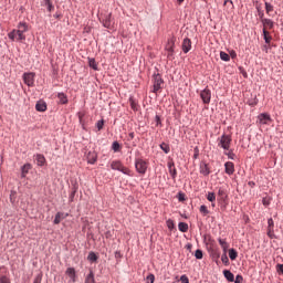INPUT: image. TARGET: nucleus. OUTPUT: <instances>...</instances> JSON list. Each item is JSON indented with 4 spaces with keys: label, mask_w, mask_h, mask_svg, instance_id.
Returning <instances> with one entry per match:
<instances>
[{
    "label": "nucleus",
    "mask_w": 283,
    "mask_h": 283,
    "mask_svg": "<svg viewBox=\"0 0 283 283\" xmlns=\"http://www.w3.org/2000/svg\"><path fill=\"white\" fill-rule=\"evenodd\" d=\"M111 169L114 171H120L122 174H125V176H134V172L127 167L123 165L120 160H113L111 163Z\"/></svg>",
    "instance_id": "obj_1"
},
{
    "label": "nucleus",
    "mask_w": 283,
    "mask_h": 283,
    "mask_svg": "<svg viewBox=\"0 0 283 283\" xmlns=\"http://www.w3.org/2000/svg\"><path fill=\"white\" fill-rule=\"evenodd\" d=\"M231 135L223 134L219 139H218V147H221V149H224V151H229L231 149Z\"/></svg>",
    "instance_id": "obj_2"
},
{
    "label": "nucleus",
    "mask_w": 283,
    "mask_h": 283,
    "mask_svg": "<svg viewBox=\"0 0 283 283\" xmlns=\"http://www.w3.org/2000/svg\"><path fill=\"white\" fill-rule=\"evenodd\" d=\"M8 36L11 41H25V34L19 31V29H13L8 33Z\"/></svg>",
    "instance_id": "obj_3"
},
{
    "label": "nucleus",
    "mask_w": 283,
    "mask_h": 283,
    "mask_svg": "<svg viewBox=\"0 0 283 283\" xmlns=\"http://www.w3.org/2000/svg\"><path fill=\"white\" fill-rule=\"evenodd\" d=\"M135 169L137 172L142 174V176H145V174H147V161L143 159H136Z\"/></svg>",
    "instance_id": "obj_4"
},
{
    "label": "nucleus",
    "mask_w": 283,
    "mask_h": 283,
    "mask_svg": "<svg viewBox=\"0 0 283 283\" xmlns=\"http://www.w3.org/2000/svg\"><path fill=\"white\" fill-rule=\"evenodd\" d=\"M163 85H165V81H163V77L160 76V74L155 75L153 92L157 94V92H160V90H163Z\"/></svg>",
    "instance_id": "obj_5"
},
{
    "label": "nucleus",
    "mask_w": 283,
    "mask_h": 283,
    "mask_svg": "<svg viewBox=\"0 0 283 283\" xmlns=\"http://www.w3.org/2000/svg\"><path fill=\"white\" fill-rule=\"evenodd\" d=\"M200 98L206 105H209V103H211V90L205 88L201 91Z\"/></svg>",
    "instance_id": "obj_6"
},
{
    "label": "nucleus",
    "mask_w": 283,
    "mask_h": 283,
    "mask_svg": "<svg viewBox=\"0 0 283 283\" xmlns=\"http://www.w3.org/2000/svg\"><path fill=\"white\" fill-rule=\"evenodd\" d=\"M268 235L271 238V240L275 238V222L273 221V218L268 220Z\"/></svg>",
    "instance_id": "obj_7"
},
{
    "label": "nucleus",
    "mask_w": 283,
    "mask_h": 283,
    "mask_svg": "<svg viewBox=\"0 0 283 283\" xmlns=\"http://www.w3.org/2000/svg\"><path fill=\"white\" fill-rule=\"evenodd\" d=\"M175 46H176V40L174 38L169 39L166 44V51L168 52L167 56H174V48Z\"/></svg>",
    "instance_id": "obj_8"
},
{
    "label": "nucleus",
    "mask_w": 283,
    "mask_h": 283,
    "mask_svg": "<svg viewBox=\"0 0 283 283\" xmlns=\"http://www.w3.org/2000/svg\"><path fill=\"white\" fill-rule=\"evenodd\" d=\"M258 120L260 123V125H269V123H271V115H269L268 113H261L258 116Z\"/></svg>",
    "instance_id": "obj_9"
},
{
    "label": "nucleus",
    "mask_w": 283,
    "mask_h": 283,
    "mask_svg": "<svg viewBox=\"0 0 283 283\" xmlns=\"http://www.w3.org/2000/svg\"><path fill=\"white\" fill-rule=\"evenodd\" d=\"M99 21H102L104 28H112V13H108V14H105V15H102L99 18Z\"/></svg>",
    "instance_id": "obj_10"
},
{
    "label": "nucleus",
    "mask_w": 283,
    "mask_h": 283,
    "mask_svg": "<svg viewBox=\"0 0 283 283\" xmlns=\"http://www.w3.org/2000/svg\"><path fill=\"white\" fill-rule=\"evenodd\" d=\"M224 171L228 176H233L235 174V165L232 161H227L224 164Z\"/></svg>",
    "instance_id": "obj_11"
},
{
    "label": "nucleus",
    "mask_w": 283,
    "mask_h": 283,
    "mask_svg": "<svg viewBox=\"0 0 283 283\" xmlns=\"http://www.w3.org/2000/svg\"><path fill=\"white\" fill-rule=\"evenodd\" d=\"M181 50L185 54H188V52L191 51V39L189 38L184 39L181 43Z\"/></svg>",
    "instance_id": "obj_12"
},
{
    "label": "nucleus",
    "mask_w": 283,
    "mask_h": 283,
    "mask_svg": "<svg viewBox=\"0 0 283 283\" xmlns=\"http://www.w3.org/2000/svg\"><path fill=\"white\" fill-rule=\"evenodd\" d=\"M23 81L25 85L32 87V85H34V73H24Z\"/></svg>",
    "instance_id": "obj_13"
},
{
    "label": "nucleus",
    "mask_w": 283,
    "mask_h": 283,
    "mask_svg": "<svg viewBox=\"0 0 283 283\" xmlns=\"http://www.w3.org/2000/svg\"><path fill=\"white\" fill-rule=\"evenodd\" d=\"M86 159L90 165H94L98 159V155H96V151H88Z\"/></svg>",
    "instance_id": "obj_14"
},
{
    "label": "nucleus",
    "mask_w": 283,
    "mask_h": 283,
    "mask_svg": "<svg viewBox=\"0 0 283 283\" xmlns=\"http://www.w3.org/2000/svg\"><path fill=\"white\" fill-rule=\"evenodd\" d=\"M200 174H202V176H209V174H211V168H209V165L205 161H202L200 164Z\"/></svg>",
    "instance_id": "obj_15"
},
{
    "label": "nucleus",
    "mask_w": 283,
    "mask_h": 283,
    "mask_svg": "<svg viewBox=\"0 0 283 283\" xmlns=\"http://www.w3.org/2000/svg\"><path fill=\"white\" fill-rule=\"evenodd\" d=\"M70 214L65 213V212H57L55 214V219H54V224H61L62 220H65V218H67Z\"/></svg>",
    "instance_id": "obj_16"
},
{
    "label": "nucleus",
    "mask_w": 283,
    "mask_h": 283,
    "mask_svg": "<svg viewBox=\"0 0 283 283\" xmlns=\"http://www.w3.org/2000/svg\"><path fill=\"white\" fill-rule=\"evenodd\" d=\"M0 283H11L10 277L6 274V268H0Z\"/></svg>",
    "instance_id": "obj_17"
},
{
    "label": "nucleus",
    "mask_w": 283,
    "mask_h": 283,
    "mask_svg": "<svg viewBox=\"0 0 283 283\" xmlns=\"http://www.w3.org/2000/svg\"><path fill=\"white\" fill-rule=\"evenodd\" d=\"M261 23L263 24V30H273L274 23L271 19H262Z\"/></svg>",
    "instance_id": "obj_18"
},
{
    "label": "nucleus",
    "mask_w": 283,
    "mask_h": 283,
    "mask_svg": "<svg viewBox=\"0 0 283 283\" xmlns=\"http://www.w3.org/2000/svg\"><path fill=\"white\" fill-rule=\"evenodd\" d=\"M65 274L70 277L71 282H76V270L74 268H69Z\"/></svg>",
    "instance_id": "obj_19"
},
{
    "label": "nucleus",
    "mask_w": 283,
    "mask_h": 283,
    "mask_svg": "<svg viewBox=\"0 0 283 283\" xmlns=\"http://www.w3.org/2000/svg\"><path fill=\"white\" fill-rule=\"evenodd\" d=\"M168 169L171 178H176L178 176V171L176 170V165L174 164V161L168 163Z\"/></svg>",
    "instance_id": "obj_20"
},
{
    "label": "nucleus",
    "mask_w": 283,
    "mask_h": 283,
    "mask_svg": "<svg viewBox=\"0 0 283 283\" xmlns=\"http://www.w3.org/2000/svg\"><path fill=\"white\" fill-rule=\"evenodd\" d=\"M30 169H32V165L24 164L21 168V178H25V176H28V174L30 172Z\"/></svg>",
    "instance_id": "obj_21"
},
{
    "label": "nucleus",
    "mask_w": 283,
    "mask_h": 283,
    "mask_svg": "<svg viewBox=\"0 0 283 283\" xmlns=\"http://www.w3.org/2000/svg\"><path fill=\"white\" fill-rule=\"evenodd\" d=\"M35 109H36V112H45L48 109V104H45V102H43V101H39L35 104Z\"/></svg>",
    "instance_id": "obj_22"
},
{
    "label": "nucleus",
    "mask_w": 283,
    "mask_h": 283,
    "mask_svg": "<svg viewBox=\"0 0 283 283\" xmlns=\"http://www.w3.org/2000/svg\"><path fill=\"white\" fill-rule=\"evenodd\" d=\"M223 275H224L226 280H228V282H234L235 281V276L229 270H224Z\"/></svg>",
    "instance_id": "obj_23"
},
{
    "label": "nucleus",
    "mask_w": 283,
    "mask_h": 283,
    "mask_svg": "<svg viewBox=\"0 0 283 283\" xmlns=\"http://www.w3.org/2000/svg\"><path fill=\"white\" fill-rule=\"evenodd\" d=\"M35 160H36V165H39V167H43V165H45V156H43V155H36Z\"/></svg>",
    "instance_id": "obj_24"
},
{
    "label": "nucleus",
    "mask_w": 283,
    "mask_h": 283,
    "mask_svg": "<svg viewBox=\"0 0 283 283\" xmlns=\"http://www.w3.org/2000/svg\"><path fill=\"white\" fill-rule=\"evenodd\" d=\"M178 229L179 231H181V233H187V231H189V224L185 222H179Z\"/></svg>",
    "instance_id": "obj_25"
},
{
    "label": "nucleus",
    "mask_w": 283,
    "mask_h": 283,
    "mask_svg": "<svg viewBox=\"0 0 283 283\" xmlns=\"http://www.w3.org/2000/svg\"><path fill=\"white\" fill-rule=\"evenodd\" d=\"M218 198L219 200H221L222 202H224V200H227V191H224V189H219L218 190Z\"/></svg>",
    "instance_id": "obj_26"
},
{
    "label": "nucleus",
    "mask_w": 283,
    "mask_h": 283,
    "mask_svg": "<svg viewBox=\"0 0 283 283\" xmlns=\"http://www.w3.org/2000/svg\"><path fill=\"white\" fill-rule=\"evenodd\" d=\"M85 283H96L94 280V271L90 270V273L85 277Z\"/></svg>",
    "instance_id": "obj_27"
},
{
    "label": "nucleus",
    "mask_w": 283,
    "mask_h": 283,
    "mask_svg": "<svg viewBox=\"0 0 283 283\" xmlns=\"http://www.w3.org/2000/svg\"><path fill=\"white\" fill-rule=\"evenodd\" d=\"M18 30L25 34V32H28V30H29L28 23H25V22H20V23L18 24Z\"/></svg>",
    "instance_id": "obj_28"
},
{
    "label": "nucleus",
    "mask_w": 283,
    "mask_h": 283,
    "mask_svg": "<svg viewBox=\"0 0 283 283\" xmlns=\"http://www.w3.org/2000/svg\"><path fill=\"white\" fill-rule=\"evenodd\" d=\"M220 59H221V61L229 62V61H231V55L228 54V53L224 52V51H221V52H220Z\"/></svg>",
    "instance_id": "obj_29"
},
{
    "label": "nucleus",
    "mask_w": 283,
    "mask_h": 283,
    "mask_svg": "<svg viewBox=\"0 0 283 283\" xmlns=\"http://www.w3.org/2000/svg\"><path fill=\"white\" fill-rule=\"evenodd\" d=\"M57 98H59V101H60V103H61L62 105H66V103H67V96H65L64 93H59V94H57Z\"/></svg>",
    "instance_id": "obj_30"
},
{
    "label": "nucleus",
    "mask_w": 283,
    "mask_h": 283,
    "mask_svg": "<svg viewBox=\"0 0 283 283\" xmlns=\"http://www.w3.org/2000/svg\"><path fill=\"white\" fill-rule=\"evenodd\" d=\"M219 244L221 249H223L224 253H227V249H229V243L224 239H219Z\"/></svg>",
    "instance_id": "obj_31"
},
{
    "label": "nucleus",
    "mask_w": 283,
    "mask_h": 283,
    "mask_svg": "<svg viewBox=\"0 0 283 283\" xmlns=\"http://www.w3.org/2000/svg\"><path fill=\"white\" fill-rule=\"evenodd\" d=\"M44 6L49 10V12H52L54 10V6L52 4L51 0H43Z\"/></svg>",
    "instance_id": "obj_32"
},
{
    "label": "nucleus",
    "mask_w": 283,
    "mask_h": 283,
    "mask_svg": "<svg viewBox=\"0 0 283 283\" xmlns=\"http://www.w3.org/2000/svg\"><path fill=\"white\" fill-rule=\"evenodd\" d=\"M229 258H230V260H237L238 259V251H235V249H230L229 250Z\"/></svg>",
    "instance_id": "obj_33"
},
{
    "label": "nucleus",
    "mask_w": 283,
    "mask_h": 283,
    "mask_svg": "<svg viewBox=\"0 0 283 283\" xmlns=\"http://www.w3.org/2000/svg\"><path fill=\"white\" fill-rule=\"evenodd\" d=\"M88 65L93 70H98V64L96 63V60H94V59L88 60Z\"/></svg>",
    "instance_id": "obj_34"
},
{
    "label": "nucleus",
    "mask_w": 283,
    "mask_h": 283,
    "mask_svg": "<svg viewBox=\"0 0 283 283\" xmlns=\"http://www.w3.org/2000/svg\"><path fill=\"white\" fill-rule=\"evenodd\" d=\"M87 260H90V262H96V260H98V256L96 255V253L90 252Z\"/></svg>",
    "instance_id": "obj_35"
},
{
    "label": "nucleus",
    "mask_w": 283,
    "mask_h": 283,
    "mask_svg": "<svg viewBox=\"0 0 283 283\" xmlns=\"http://www.w3.org/2000/svg\"><path fill=\"white\" fill-rule=\"evenodd\" d=\"M263 36H264V41L265 43H271V35H269V32L266 31V29H263Z\"/></svg>",
    "instance_id": "obj_36"
},
{
    "label": "nucleus",
    "mask_w": 283,
    "mask_h": 283,
    "mask_svg": "<svg viewBox=\"0 0 283 283\" xmlns=\"http://www.w3.org/2000/svg\"><path fill=\"white\" fill-rule=\"evenodd\" d=\"M207 200L209 202H216V193L214 192H208L207 193Z\"/></svg>",
    "instance_id": "obj_37"
},
{
    "label": "nucleus",
    "mask_w": 283,
    "mask_h": 283,
    "mask_svg": "<svg viewBox=\"0 0 283 283\" xmlns=\"http://www.w3.org/2000/svg\"><path fill=\"white\" fill-rule=\"evenodd\" d=\"M265 12L266 14H271V12H273V6L269 2H265Z\"/></svg>",
    "instance_id": "obj_38"
},
{
    "label": "nucleus",
    "mask_w": 283,
    "mask_h": 283,
    "mask_svg": "<svg viewBox=\"0 0 283 283\" xmlns=\"http://www.w3.org/2000/svg\"><path fill=\"white\" fill-rule=\"evenodd\" d=\"M113 151H120V144L118 142H114L112 145Z\"/></svg>",
    "instance_id": "obj_39"
},
{
    "label": "nucleus",
    "mask_w": 283,
    "mask_h": 283,
    "mask_svg": "<svg viewBox=\"0 0 283 283\" xmlns=\"http://www.w3.org/2000/svg\"><path fill=\"white\" fill-rule=\"evenodd\" d=\"M224 154L230 160H235V154L233 153V150H228Z\"/></svg>",
    "instance_id": "obj_40"
},
{
    "label": "nucleus",
    "mask_w": 283,
    "mask_h": 283,
    "mask_svg": "<svg viewBox=\"0 0 283 283\" xmlns=\"http://www.w3.org/2000/svg\"><path fill=\"white\" fill-rule=\"evenodd\" d=\"M160 149H163V151H164L165 154H169V151H170L169 145H167V144H165V143H163V144L160 145Z\"/></svg>",
    "instance_id": "obj_41"
},
{
    "label": "nucleus",
    "mask_w": 283,
    "mask_h": 283,
    "mask_svg": "<svg viewBox=\"0 0 283 283\" xmlns=\"http://www.w3.org/2000/svg\"><path fill=\"white\" fill-rule=\"evenodd\" d=\"M200 213H202L203 216H209V209L207 208V206H201L199 209Z\"/></svg>",
    "instance_id": "obj_42"
},
{
    "label": "nucleus",
    "mask_w": 283,
    "mask_h": 283,
    "mask_svg": "<svg viewBox=\"0 0 283 283\" xmlns=\"http://www.w3.org/2000/svg\"><path fill=\"white\" fill-rule=\"evenodd\" d=\"M202 256H203L202 250H196V252H195V258H196L197 260H202Z\"/></svg>",
    "instance_id": "obj_43"
},
{
    "label": "nucleus",
    "mask_w": 283,
    "mask_h": 283,
    "mask_svg": "<svg viewBox=\"0 0 283 283\" xmlns=\"http://www.w3.org/2000/svg\"><path fill=\"white\" fill-rule=\"evenodd\" d=\"M156 281V276L154 274H149L146 277V283H154Z\"/></svg>",
    "instance_id": "obj_44"
},
{
    "label": "nucleus",
    "mask_w": 283,
    "mask_h": 283,
    "mask_svg": "<svg viewBox=\"0 0 283 283\" xmlns=\"http://www.w3.org/2000/svg\"><path fill=\"white\" fill-rule=\"evenodd\" d=\"M104 125H105V120H103V119L98 120L96 123V127H97L98 132H101V129H103Z\"/></svg>",
    "instance_id": "obj_45"
},
{
    "label": "nucleus",
    "mask_w": 283,
    "mask_h": 283,
    "mask_svg": "<svg viewBox=\"0 0 283 283\" xmlns=\"http://www.w3.org/2000/svg\"><path fill=\"white\" fill-rule=\"evenodd\" d=\"M221 261L223 264H229V256H227V252L221 255Z\"/></svg>",
    "instance_id": "obj_46"
},
{
    "label": "nucleus",
    "mask_w": 283,
    "mask_h": 283,
    "mask_svg": "<svg viewBox=\"0 0 283 283\" xmlns=\"http://www.w3.org/2000/svg\"><path fill=\"white\" fill-rule=\"evenodd\" d=\"M166 224H167V227H168V229H170V231L174 229V220H171V219H168L167 221H166Z\"/></svg>",
    "instance_id": "obj_47"
},
{
    "label": "nucleus",
    "mask_w": 283,
    "mask_h": 283,
    "mask_svg": "<svg viewBox=\"0 0 283 283\" xmlns=\"http://www.w3.org/2000/svg\"><path fill=\"white\" fill-rule=\"evenodd\" d=\"M180 282L181 283H189V277L186 274H184V275L180 276Z\"/></svg>",
    "instance_id": "obj_48"
},
{
    "label": "nucleus",
    "mask_w": 283,
    "mask_h": 283,
    "mask_svg": "<svg viewBox=\"0 0 283 283\" xmlns=\"http://www.w3.org/2000/svg\"><path fill=\"white\" fill-rule=\"evenodd\" d=\"M242 282H244V277H242V275H237L234 283H242Z\"/></svg>",
    "instance_id": "obj_49"
},
{
    "label": "nucleus",
    "mask_w": 283,
    "mask_h": 283,
    "mask_svg": "<svg viewBox=\"0 0 283 283\" xmlns=\"http://www.w3.org/2000/svg\"><path fill=\"white\" fill-rule=\"evenodd\" d=\"M178 200H179V202H185V193L179 192Z\"/></svg>",
    "instance_id": "obj_50"
},
{
    "label": "nucleus",
    "mask_w": 283,
    "mask_h": 283,
    "mask_svg": "<svg viewBox=\"0 0 283 283\" xmlns=\"http://www.w3.org/2000/svg\"><path fill=\"white\" fill-rule=\"evenodd\" d=\"M276 271H277V273H282V275H283V264H277Z\"/></svg>",
    "instance_id": "obj_51"
},
{
    "label": "nucleus",
    "mask_w": 283,
    "mask_h": 283,
    "mask_svg": "<svg viewBox=\"0 0 283 283\" xmlns=\"http://www.w3.org/2000/svg\"><path fill=\"white\" fill-rule=\"evenodd\" d=\"M42 280H43L42 276L38 275V276H35L33 283H41Z\"/></svg>",
    "instance_id": "obj_52"
},
{
    "label": "nucleus",
    "mask_w": 283,
    "mask_h": 283,
    "mask_svg": "<svg viewBox=\"0 0 283 283\" xmlns=\"http://www.w3.org/2000/svg\"><path fill=\"white\" fill-rule=\"evenodd\" d=\"M259 17H260L261 22H262V19H265V18H264V11H259Z\"/></svg>",
    "instance_id": "obj_53"
},
{
    "label": "nucleus",
    "mask_w": 283,
    "mask_h": 283,
    "mask_svg": "<svg viewBox=\"0 0 283 283\" xmlns=\"http://www.w3.org/2000/svg\"><path fill=\"white\" fill-rule=\"evenodd\" d=\"M230 56H231V59H235V56H238V54L235 53V51H231Z\"/></svg>",
    "instance_id": "obj_54"
},
{
    "label": "nucleus",
    "mask_w": 283,
    "mask_h": 283,
    "mask_svg": "<svg viewBox=\"0 0 283 283\" xmlns=\"http://www.w3.org/2000/svg\"><path fill=\"white\" fill-rule=\"evenodd\" d=\"M130 106H132V109H137L136 103H134L132 99H130Z\"/></svg>",
    "instance_id": "obj_55"
},
{
    "label": "nucleus",
    "mask_w": 283,
    "mask_h": 283,
    "mask_svg": "<svg viewBox=\"0 0 283 283\" xmlns=\"http://www.w3.org/2000/svg\"><path fill=\"white\" fill-rule=\"evenodd\" d=\"M155 120H156L157 125H160V116L156 115Z\"/></svg>",
    "instance_id": "obj_56"
},
{
    "label": "nucleus",
    "mask_w": 283,
    "mask_h": 283,
    "mask_svg": "<svg viewBox=\"0 0 283 283\" xmlns=\"http://www.w3.org/2000/svg\"><path fill=\"white\" fill-rule=\"evenodd\" d=\"M80 123H83V113H78Z\"/></svg>",
    "instance_id": "obj_57"
},
{
    "label": "nucleus",
    "mask_w": 283,
    "mask_h": 283,
    "mask_svg": "<svg viewBox=\"0 0 283 283\" xmlns=\"http://www.w3.org/2000/svg\"><path fill=\"white\" fill-rule=\"evenodd\" d=\"M195 155H193V158H198V156H199V153H198V148H195Z\"/></svg>",
    "instance_id": "obj_58"
},
{
    "label": "nucleus",
    "mask_w": 283,
    "mask_h": 283,
    "mask_svg": "<svg viewBox=\"0 0 283 283\" xmlns=\"http://www.w3.org/2000/svg\"><path fill=\"white\" fill-rule=\"evenodd\" d=\"M128 138H129L130 140H134V133H129V134H128Z\"/></svg>",
    "instance_id": "obj_59"
},
{
    "label": "nucleus",
    "mask_w": 283,
    "mask_h": 283,
    "mask_svg": "<svg viewBox=\"0 0 283 283\" xmlns=\"http://www.w3.org/2000/svg\"><path fill=\"white\" fill-rule=\"evenodd\" d=\"M263 205H264L265 207H268L269 201H266V199H263Z\"/></svg>",
    "instance_id": "obj_60"
},
{
    "label": "nucleus",
    "mask_w": 283,
    "mask_h": 283,
    "mask_svg": "<svg viewBox=\"0 0 283 283\" xmlns=\"http://www.w3.org/2000/svg\"><path fill=\"white\" fill-rule=\"evenodd\" d=\"M250 105H258V102L255 101L253 103H250Z\"/></svg>",
    "instance_id": "obj_61"
},
{
    "label": "nucleus",
    "mask_w": 283,
    "mask_h": 283,
    "mask_svg": "<svg viewBox=\"0 0 283 283\" xmlns=\"http://www.w3.org/2000/svg\"><path fill=\"white\" fill-rule=\"evenodd\" d=\"M178 1V3H184L185 2V0H177Z\"/></svg>",
    "instance_id": "obj_62"
},
{
    "label": "nucleus",
    "mask_w": 283,
    "mask_h": 283,
    "mask_svg": "<svg viewBox=\"0 0 283 283\" xmlns=\"http://www.w3.org/2000/svg\"><path fill=\"white\" fill-rule=\"evenodd\" d=\"M211 207H216V202L213 201V202H211Z\"/></svg>",
    "instance_id": "obj_63"
},
{
    "label": "nucleus",
    "mask_w": 283,
    "mask_h": 283,
    "mask_svg": "<svg viewBox=\"0 0 283 283\" xmlns=\"http://www.w3.org/2000/svg\"><path fill=\"white\" fill-rule=\"evenodd\" d=\"M249 185H250V187H251V186H253V185H255V184L250 181Z\"/></svg>",
    "instance_id": "obj_64"
}]
</instances>
